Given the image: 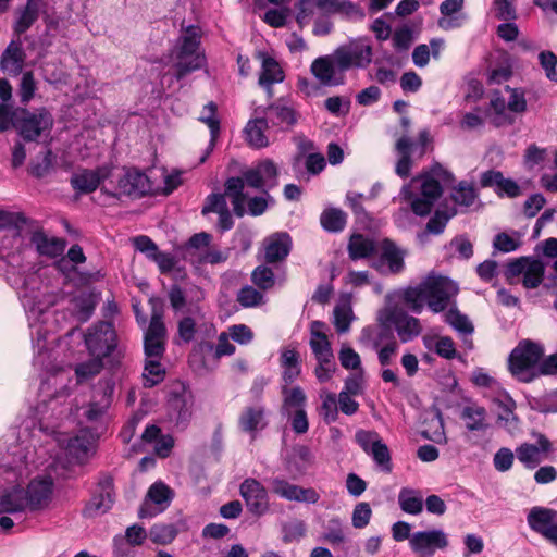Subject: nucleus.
Masks as SVG:
<instances>
[{"mask_svg": "<svg viewBox=\"0 0 557 557\" xmlns=\"http://www.w3.org/2000/svg\"><path fill=\"white\" fill-rule=\"evenodd\" d=\"M84 339L91 357L104 358L115 347V333L109 322H99L89 327Z\"/></svg>", "mask_w": 557, "mask_h": 557, "instance_id": "11", "label": "nucleus"}, {"mask_svg": "<svg viewBox=\"0 0 557 557\" xmlns=\"http://www.w3.org/2000/svg\"><path fill=\"white\" fill-rule=\"evenodd\" d=\"M117 190L121 195L139 198L151 191V183L145 173L128 169L120 176Z\"/></svg>", "mask_w": 557, "mask_h": 557, "instance_id": "19", "label": "nucleus"}, {"mask_svg": "<svg viewBox=\"0 0 557 557\" xmlns=\"http://www.w3.org/2000/svg\"><path fill=\"white\" fill-rule=\"evenodd\" d=\"M44 5L42 0H27L26 4L15 11V21L13 32L20 36L26 33L39 17V12Z\"/></svg>", "mask_w": 557, "mask_h": 557, "instance_id": "28", "label": "nucleus"}, {"mask_svg": "<svg viewBox=\"0 0 557 557\" xmlns=\"http://www.w3.org/2000/svg\"><path fill=\"white\" fill-rule=\"evenodd\" d=\"M550 450V442L543 435L539 436L536 444L523 443L516 449L518 460L528 469H534Z\"/></svg>", "mask_w": 557, "mask_h": 557, "instance_id": "21", "label": "nucleus"}, {"mask_svg": "<svg viewBox=\"0 0 557 557\" xmlns=\"http://www.w3.org/2000/svg\"><path fill=\"white\" fill-rule=\"evenodd\" d=\"M513 460L515 453L507 447H502L495 453L493 457V465L497 471L506 472L511 469Z\"/></svg>", "mask_w": 557, "mask_h": 557, "instance_id": "64", "label": "nucleus"}, {"mask_svg": "<svg viewBox=\"0 0 557 557\" xmlns=\"http://www.w3.org/2000/svg\"><path fill=\"white\" fill-rule=\"evenodd\" d=\"M176 534L175 524H153L149 532L151 541L161 545L171 543Z\"/></svg>", "mask_w": 557, "mask_h": 557, "instance_id": "52", "label": "nucleus"}, {"mask_svg": "<svg viewBox=\"0 0 557 557\" xmlns=\"http://www.w3.org/2000/svg\"><path fill=\"white\" fill-rule=\"evenodd\" d=\"M465 0H444L440 4L442 17L438 20V26L445 30L460 27L465 21L463 16H455L461 12Z\"/></svg>", "mask_w": 557, "mask_h": 557, "instance_id": "37", "label": "nucleus"}, {"mask_svg": "<svg viewBox=\"0 0 557 557\" xmlns=\"http://www.w3.org/2000/svg\"><path fill=\"white\" fill-rule=\"evenodd\" d=\"M25 52L20 41H11L3 51L0 60L1 69L9 75L16 76L22 72Z\"/></svg>", "mask_w": 557, "mask_h": 557, "instance_id": "33", "label": "nucleus"}, {"mask_svg": "<svg viewBox=\"0 0 557 557\" xmlns=\"http://www.w3.org/2000/svg\"><path fill=\"white\" fill-rule=\"evenodd\" d=\"M211 235L205 232L195 234L183 248L184 259L198 263L210 247Z\"/></svg>", "mask_w": 557, "mask_h": 557, "instance_id": "38", "label": "nucleus"}, {"mask_svg": "<svg viewBox=\"0 0 557 557\" xmlns=\"http://www.w3.org/2000/svg\"><path fill=\"white\" fill-rule=\"evenodd\" d=\"M297 9L296 21L300 26H304L312 20L319 7H317L315 0H298Z\"/></svg>", "mask_w": 557, "mask_h": 557, "instance_id": "62", "label": "nucleus"}, {"mask_svg": "<svg viewBox=\"0 0 557 557\" xmlns=\"http://www.w3.org/2000/svg\"><path fill=\"white\" fill-rule=\"evenodd\" d=\"M270 128L268 119L264 116L255 117L248 121L245 126V138L249 146L256 149L265 148L270 140L265 131Z\"/></svg>", "mask_w": 557, "mask_h": 557, "instance_id": "32", "label": "nucleus"}, {"mask_svg": "<svg viewBox=\"0 0 557 557\" xmlns=\"http://www.w3.org/2000/svg\"><path fill=\"white\" fill-rule=\"evenodd\" d=\"M455 214L456 211L454 209L448 211L437 210L426 224L428 232L433 234L442 233L448 220L453 218Z\"/></svg>", "mask_w": 557, "mask_h": 557, "instance_id": "61", "label": "nucleus"}, {"mask_svg": "<svg viewBox=\"0 0 557 557\" xmlns=\"http://www.w3.org/2000/svg\"><path fill=\"white\" fill-rule=\"evenodd\" d=\"M169 301L176 313H187L178 321V335L188 343L196 333V323L203 318L201 302L205 299V292L197 285H188L185 288L180 285L171 286Z\"/></svg>", "mask_w": 557, "mask_h": 557, "instance_id": "5", "label": "nucleus"}, {"mask_svg": "<svg viewBox=\"0 0 557 557\" xmlns=\"http://www.w3.org/2000/svg\"><path fill=\"white\" fill-rule=\"evenodd\" d=\"M172 496L173 493L171 488L164 483L157 482L152 484L140 507L139 517L141 519H147L162 512L170 505Z\"/></svg>", "mask_w": 557, "mask_h": 557, "instance_id": "15", "label": "nucleus"}, {"mask_svg": "<svg viewBox=\"0 0 557 557\" xmlns=\"http://www.w3.org/2000/svg\"><path fill=\"white\" fill-rule=\"evenodd\" d=\"M375 249L373 240L363 235L351 236L348 250L351 259H360L370 256Z\"/></svg>", "mask_w": 557, "mask_h": 557, "instance_id": "48", "label": "nucleus"}, {"mask_svg": "<svg viewBox=\"0 0 557 557\" xmlns=\"http://www.w3.org/2000/svg\"><path fill=\"white\" fill-rule=\"evenodd\" d=\"M20 296L25 309L42 313L55 301V296L41 286L40 275L36 272L27 274L21 284Z\"/></svg>", "mask_w": 557, "mask_h": 557, "instance_id": "8", "label": "nucleus"}, {"mask_svg": "<svg viewBox=\"0 0 557 557\" xmlns=\"http://www.w3.org/2000/svg\"><path fill=\"white\" fill-rule=\"evenodd\" d=\"M355 437L356 442L368 455L371 454L373 447H376L382 442L381 436L375 431L359 430L356 432Z\"/></svg>", "mask_w": 557, "mask_h": 557, "instance_id": "59", "label": "nucleus"}, {"mask_svg": "<svg viewBox=\"0 0 557 557\" xmlns=\"http://www.w3.org/2000/svg\"><path fill=\"white\" fill-rule=\"evenodd\" d=\"M216 104L214 102H209L203 107L199 115V121L205 123L210 129V141L205 154L200 158V163H203L212 152L220 134V119L216 115Z\"/></svg>", "mask_w": 557, "mask_h": 557, "instance_id": "34", "label": "nucleus"}, {"mask_svg": "<svg viewBox=\"0 0 557 557\" xmlns=\"http://www.w3.org/2000/svg\"><path fill=\"white\" fill-rule=\"evenodd\" d=\"M261 61V72L259 75V85L267 90L269 97L273 96L272 85L282 83L285 74L280 63L265 52H258Z\"/></svg>", "mask_w": 557, "mask_h": 557, "instance_id": "24", "label": "nucleus"}, {"mask_svg": "<svg viewBox=\"0 0 557 557\" xmlns=\"http://www.w3.org/2000/svg\"><path fill=\"white\" fill-rule=\"evenodd\" d=\"M292 239L287 233H275L263 242L264 260L268 263L283 261L289 253Z\"/></svg>", "mask_w": 557, "mask_h": 557, "instance_id": "27", "label": "nucleus"}, {"mask_svg": "<svg viewBox=\"0 0 557 557\" xmlns=\"http://www.w3.org/2000/svg\"><path fill=\"white\" fill-rule=\"evenodd\" d=\"M381 261L386 262L389 272L398 273L404 268V258L399 249L389 240L382 243Z\"/></svg>", "mask_w": 557, "mask_h": 557, "instance_id": "45", "label": "nucleus"}, {"mask_svg": "<svg viewBox=\"0 0 557 557\" xmlns=\"http://www.w3.org/2000/svg\"><path fill=\"white\" fill-rule=\"evenodd\" d=\"M453 180L451 174L436 164L430 171L414 176L400 189L399 197L410 202L411 210L419 216L428 215L435 201L443 194V185Z\"/></svg>", "mask_w": 557, "mask_h": 557, "instance_id": "1", "label": "nucleus"}, {"mask_svg": "<svg viewBox=\"0 0 557 557\" xmlns=\"http://www.w3.org/2000/svg\"><path fill=\"white\" fill-rule=\"evenodd\" d=\"M377 322V325L363 327L359 337L361 344L371 346L374 349H379L388 341H396L391 330L392 323L379 320Z\"/></svg>", "mask_w": 557, "mask_h": 557, "instance_id": "30", "label": "nucleus"}, {"mask_svg": "<svg viewBox=\"0 0 557 557\" xmlns=\"http://www.w3.org/2000/svg\"><path fill=\"white\" fill-rule=\"evenodd\" d=\"M492 113L490 114L491 123L495 126L510 125L513 123V117L507 112L508 104L502 97H494L491 100Z\"/></svg>", "mask_w": 557, "mask_h": 557, "instance_id": "47", "label": "nucleus"}, {"mask_svg": "<svg viewBox=\"0 0 557 557\" xmlns=\"http://www.w3.org/2000/svg\"><path fill=\"white\" fill-rule=\"evenodd\" d=\"M263 113L269 124L281 131L290 128L297 122V112L283 99H278L270 104Z\"/></svg>", "mask_w": 557, "mask_h": 557, "instance_id": "23", "label": "nucleus"}, {"mask_svg": "<svg viewBox=\"0 0 557 557\" xmlns=\"http://www.w3.org/2000/svg\"><path fill=\"white\" fill-rule=\"evenodd\" d=\"M96 436L85 430L67 440L64 447L71 461L84 463L95 453Z\"/></svg>", "mask_w": 557, "mask_h": 557, "instance_id": "20", "label": "nucleus"}, {"mask_svg": "<svg viewBox=\"0 0 557 557\" xmlns=\"http://www.w3.org/2000/svg\"><path fill=\"white\" fill-rule=\"evenodd\" d=\"M398 503L401 510L411 515L421 512L423 508V497L421 493L411 488L400 490Z\"/></svg>", "mask_w": 557, "mask_h": 557, "instance_id": "43", "label": "nucleus"}, {"mask_svg": "<svg viewBox=\"0 0 557 557\" xmlns=\"http://www.w3.org/2000/svg\"><path fill=\"white\" fill-rule=\"evenodd\" d=\"M264 410L260 406L246 408L239 417V426L248 433H256L265 426Z\"/></svg>", "mask_w": 557, "mask_h": 557, "instance_id": "40", "label": "nucleus"}, {"mask_svg": "<svg viewBox=\"0 0 557 557\" xmlns=\"http://www.w3.org/2000/svg\"><path fill=\"white\" fill-rule=\"evenodd\" d=\"M160 358H147L143 374L146 387H152L163 380L164 369L159 362Z\"/></svg>", "mask_w": 557, "mask_h": 557, "instance_id": "51", "label": "nucleus"}, {"mask_svg": "<svg viewBox=\"0 0 557 557\" xmlns=\"http://www.w3.org/2000/svg\"><path fill=\"white\" fill-rule=\"evenodd\" d=\"M457 292L458 287L451 280L429 275L419 285L405 289L403 300L416 313H420L425 304L432 312L438 313L449 307L450 299Z\"/></svg>", "mask_w": 557, "mask_h": 557, "instance_id": "4", "label": "nucleus"}, {"mask_svg": "<svg viewBox=\"0 0 557 557\" xmlns=\"http://www.w3.org/2000/svg\"><path fill=\"white\" fill-rule=\"evenodd\" d=\"M30 243L35 246L37 252L40 256H46L49 258L61 256L66 245L64 239L49 236L41 230H37L32 233Z\"/></svg>", "mask_w": 557, "mask_h": 557, "instance_id": "29", "label": "nucleus"}, {"mask_svg": "<svg viewBox=\"0 0 557 557\" xmlns=\"http://www.w3.org/2000/svg\"><path fill=\"white\" fill-rule=\"evenodd\" d=\"M251 281L260 289L267 290L274 285V273L270 268L259 265L252 271Z\"/></svg>", "mask_w": 557, "mask_h": 557, "instance_id": "55", "label": "nucleus"}, {"mask_svg": "<svg viewBox=\"0 0 557 557\" xmlns=\"http://www.w3.org/2000/svg\"><path fill=\"white\" fill-rule=\"evenodd\" d=\"M545 267L542 261L530 259L523 273L522 284L525 288L537 287L544 277Z\"/></svg>", "mask_w": 557, "mask_h": 557, "instance_id": "49", "label": "nucleus"}, {"mask_svg": "<svg viewBox=\"0 0 557 557\" xmlns=\"http://www.w3.org/2000/svg\"><path fill=\"white\" fill-rule=\"evenodd\" d=\"M283 380L286 384L294 382L300 374L299 354L292 348L283 349L281 354Z\"/></svg>", "mask_w": 557, "mask_h": 557, "instance_id": "41", "label": "nucleus"}, {"mask_svg": "<svg viewBox=\"0 0 557 557\" xmlns=\"http://www.w3.org/2000/svg\"><path fill=\"white\" fill-rule=\"evenodd\" d=\"M237 301L246 308L256 307L263 302V295L252 286H245L239 290Z\"/></svg>", "mask_w": 557, "mask_h": 557, "instance_id": "63", "label": "nucleus"}, {"mask_svg": "<svg viewBox=\"0 0 557 557\" xmlns=\"http://www.w3.org/2000/svg\"><path fill=\"white\" fill-rule=\"evenodd\" d=\"M370 455L372 456L373 460L383 472H392L393 465L389 449L386 446V444L383 443V441L376 447H373Z\"/></svg>", "mask_w": 557, "mask_h": 557, "instance_id": "57", "label": "nucleus"}, {"mask_svg": "<svg viewBox=\"0 0 557 557\" xmlns=\"http://www.w3.org/2000/svg\"><path fill=\"white\" fill-rule=\"evenodd\" d=\"M194 396L190 391L181 386L171 394L169 399V417L177 426L184 428L191 418Z\"/></svg>", "mask_w": 557, "mask_h": 557, "instance_id": "16", "label": "nucleus"}, {"mask_svg": "<svg viewBox=\"0 0 557 557\" xmlns=\"http://www.w3.org/2000/svg\"><path fill=\"white\" fill-rule=\"evenodd\" d=\"M29 509L25 490L14 486L0 496V513H14Z\"/></svg>", "mask_w": 557, "mask_h": 557, "instance_id": "35", "label": "nucleus"}, {"mask_svg": "<svg viewBox=\"0 0 557 557\" xmlns=\"http://www.w3.org/2000/svg\"><path fill=\"white\" fill-rule=\"evenodd\" d=\"M165 337L166 329L162 321V311L153 306L150 324L144 338L146 358H161L163 356Z\"/></svg>", "mask_w": 557, "mask_h": 557, "instance_id": "12", "label": "nucleus"}, {"mask_svg": "<svg viewBox=\"0 0 557 557\" xmlns=\"http://www.w3.org/2000/svg\"><path fill=\"white\" fill-rule=\"evenodd\" d=\"M480 182L483 187H494L498 195H507L511 198L520 195L519 185L510 178H505L499 171L482 173Z\"/></svg>", "mask_w": 557, "mask_h": 557, "instance_id": "31", "label": "nucleus"}, {"mask_svg": "<svg viewBox=\"0 0 557 557\" xmlns=\"http://www.w3.org/2000/svg\"><path fill=\"white\" fill-rule=\"evenodd\" d=\"M283 396H284V409L288 408H295L296 410L302 409L305 401H306V395L304 391L299 387H293L287 388L286 386L282 389Z\"/></svg>", "mask_w": 557, "mask_h": 557, "instance_id": "54", "label": "nucleus"}, {"mask_svg": "<svg viewBox=\"0 0 557 557\" xmlns=\"http://www.w3.org/2000/svg\"><path fill=\"white\" fill-rule=\"evenodd\" d=\"M372 47L368 39L359 38L334 51V58L339 70L366 69L372 62Z\"/></svg>", "mask_w": 557, "mask_h": 557, "instance_id": "9", "label": "nucleus"}, {"mask_svg": "<svg viewBox=\"0 0 557 557\" xmlns=\"http://www.w3.org/2000/svg\"><path fill=\"white\" fill-rule=\"evenodd\" d=\"M354 318L352 308L349 301L344 300L335 306L333 311V323L338 333H347Z\"/></svg>", "mask_w": 557, "mask_h": 557, "instance_id": "46", "label": "nucleus"}, {"mask_svg": "<svg viewBox=\"0 0 557 557\" xmlns=\"http://www.w3.org/2000/svg\"><path fill=\"white\" fill-rule=\"evenodd\" d=\"M110 170L106 166L97 170H83L71 176L72 187L81 194L95 191L100 183L108 177Z\"/></svg>", "mask_w": 557, "mask_h": 557, "instance_id": "26", "label": "nucleus"}, {"mask_svg": "<svg viewBox=\"0 0 557 557\" xmlns=\"http://www.w3.org/2000/svg\"><path fill=\"white\" fill-rule=\"evenodd\" d=\"M451 197L457 205L469 207L473 205L476 193L472 185L461 182L458 187L454 189Z\"/></svg>", "mask_w": 557, "mask_h": 557, "instance_id": "56", "label": "nucleus"}, {"mask_svg": "<svg viewBox=\"0 0 557 557\" xmlns=\"http://www.w3.org/2000/svg\"><path fill=\"white\" fill-rule=\"evenodd\" d=\"M347 222V214L338 208H326L320 216L322 227L327 232H341Z\"/></svg>", "mask_w": 557, "mask_h": 557, "instance_id": "42", "label": "nucleus"}, {"mask_svg": "<svg viewBox=\"0 0 557 557\" xmlns=\"http://www.w3.org/2000/svg\"><path fill=\"white\" fill-rule=\"evenodd\" d=\"M411 549L419 557H432L437 549L448 545L446 534L442 530L422 531L409 539Z\"/></svg>", "mask_w": 557, "mask_h": 557, "instance_id": "13", "label": "nucleus"}, {"mask_svg": "<svg viewBox=\"0 0 557 557\" xmlns=\"http://www.w3.org/2000/svg\"><path fill=\"white\" fill-rule=\"evenodd\" d=\"M113 482L111 478L102 479L98 492L90 498L83 510V517L88 520L100 518L113 504Z\"/></svg>", "mask_w": 557, "mask_h": 557, "instance_id": "14", "label": "nucleus"}, {"mask_svg": "<svg viewBox=\"0 0 557 557\" xmlns=\"http://www.w3.org/2000/svg\"><path fill=\"white\" fill-rule=\"evenodd\" d=\"M461 417L466 421L467 429L470 431L484 430L487 426L485 421L486 411L478 405L465 407Z\"/></svg>", "mask_w": 557, "mask_h": 557, "instance_id": "44", "label": "nucleus"}, {"mask_svg": "<svg viewBox=\"0 0 557 557\" xmlns=\"http://www.w3.org/2000/svg\"><path fill=\"white\" fill-rule=\"evenodd\" d=\"M53 124L52 114L45 108L28 111L0 103V132L14 127L24 140L39 143L50 137Z\"/></svg>", "mask_w": 557, "mask_h": 557, "instance_id": "2", "label": "nucleus"}, {"mask_svg": "<svg viewBox=\"0 0 557 557\" xmlns=\"http://www.w3.org/2000/svg\"><path fill=\"white\" fill-rule=\"evenodd\" d=\"M445 321L462 336L465 344L471 348L472 341L469 339V336L473 333L474 327L469 318L457 309L450 308L445 314Z\"/></svg>", "mask_w": 557, "mask_h": 557, "instance_id": "39", "label": "nucleus"}, {"mask_svg": "<svg viewBox=\"0 0 557 557\" xmlns=\"http://www.w3.org/2000/svg\"><path fill=\"white\" fill-rule=\"evenodd\" d=\"M103 358L92 357L86 362L78 363L75 367V375L78 383L88 381L98 375L103 368Z\"/></svg>", "mask_w": 557, "mask_h": 557, "instance_id": "50", "label": "nucleus"}, {"mask_svg": "<svg viewBox=\"0 0 557 557\" xmlns=\"http://www.w3.org/2000/svg\"><path fill=\"white\" fill-rule=\"evenodd\" d=\"M377 320L391 322L403 343L413 339L422 331L419 319L408 315L397 307L387 306L383 308L377 313Z\"/></svg>", "mask_w": 557, "mask_h": 557, "instance_id": "10", "label": "nucleus"}, {"mask_svg": "<svg viewBox=\"0 0 557 557\" xmlns=\"http://www.w3.org/2000/svg\"><path fill=\"white\" fill-rule=\"evenodd\" d=\"M271 491L287 500L315 503L318 494L312 488H302L283 479L274 478L270 482Z\"/></svg>", "mask_w": 557, "mask_h": 557, "instance_id": "22", "label": "nucleus"}, {"mask_svg": "<svg viewBox=\"0 0 557 557\" xmlns=\"http://www.w3.org/2000/svg\"><path fill=\"white\" fill-rule=\"evenodd\" d=\"M52 491L53 480L50 475H41L34 479L29 483L27 491H25L27 502H29V509L34 510L46 506L51 499Z\"/></svg>", "mask_w": 557, "mask_h": 557, "instance_id": "25", "label": "nucleus"}, {"mask_svg": "<svg viewBox=\"0 0 557 557\" xmlns=\"http://www.w3.org/2000/svg\"><path fill=\"white\" fill-rule=\"evenodd\" d=\"M54 161L55 156L48 149L33 161L30 165V173L36 177H42L52 170Z\"/></svg>", "mask_w": 557, "mask_h": 557, "instance_id": "53", "label": "nucleus"}, {"mask_svg": "<svg viewBox=\"0 0 557 557\" xmlns=\"http://www.w3.org/2000/svg\"><path fill=\"white\" fill-rule=\"evenodd\" d=\"M318 541L330 544L334 549L344 548L347 536L342 528H330L318 537Z\"/></svg>", "mask_w": 557, "mask_h": 557, "instance_id": "60", "label": "nucleus"}, {"mask_svg": "<svg viewBox=\"0 0 557 557\" xmlns=\"http://www.w3.org/2000/svg\"><path fill=\"white\" fill-rule=\"evenodd\" d=\"M277 174L275 163L270 159H265L255 166L243 171L242 176L230 177L225 182V195L230 197L235 214L243 216L246 213V186L268 191V189L277 185Z\"/></svg>", "mask_w": 557, "mask_h": 557, "instance_id": "3", "label": "nucleus"}, {"mask_svg": "<svg viewBox=\"0 0 557 557\" xmlns=\"http://www.w3.org/2000/svg\"><path fill=\"white\" fill-rule=\"evenodd\" d=\"M240 496L246 502L247 508L257 515L268 510L269 497L265 487L256 479H246L239 487Z\"/></svg>", "mask_w": 557, "mask_h": 557, "instance_id": "18", "label": "nucleus"}, {"mask_svg": "<svg viewBox=\"0 0 557 557\" xmlns=\"http://www.w3.org/2000/svg\"><path fill=\"white\" fill-rule=\"evenodd\" d=\"M544 356L542 345L530 339L520 342L511 351L508 368L513 377L529 383L540 375V361Z\"/></svg>", "mask_w": 557, "mask_h": 557, "instance_id": "6", "label": "nucleus"}, {"mask_svg": "<svg viewBox=\"0 0 557 557\" xmlns=\"http://www.w3.org/2000/svg\"><path fill=\"white\" fill-rule=\"evenodd\" d=\"M325 324L320 321L311 323L310 347L317 360L325 361L326 358H334L330 341L323 332Z\"/></svg>", "mask_w": 557, "mask_h": 557, "instance_id": "36", "label": "nucleus"}, {"mask_svg": "<svg viewBox=\"0 0 557 557\" xmlns=\"http://www.w3.org/2000/svg\"><path fill=\"white\" fill-rule=\"evenodd\" d=\"M310 71L320 84L324 86H338L344 83L345 71L339 70L334 52L331 55L315 59L311 63Z\"/></svg>", "mask_w": 557, "mask_h": 557, "instance_id": "17", "label": "nucleus"}, {"mask_svg": "<svg viewBox=\"0 0 557 557\" xmlns=\"http://www.w3.org/2000/svg\"><path fill=\"white\" fill-rule=\"evenodd\" d=\"M322 405L320 413L323 416L326 422H334L337 419V400L336 396L330 392H323L321 394Z\"/></svg>", "mask_w": 557, "mask_h": 557, "instance_id": "58", "label": "nucleus"}, {"mask_svg": "<svg viewBox=\"0 0 557 557\" xmlns=\"http://www.w3.org/2000/svg\"><path fill=\"white\" fill-rule=\"evenodd\" d=\"M200 28L188 26L178 39L174 55V67L177 79L199 70L205 64V55L200 51Z\"/></svg>", "mask_w": 557, "mask_h": 557, "instance_id": "7", "label": "nucleus"}]
</instances>
